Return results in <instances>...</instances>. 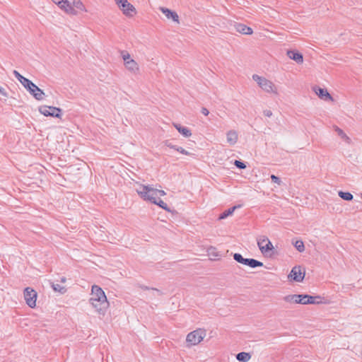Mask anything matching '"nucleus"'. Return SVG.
<instances>
[{
  "mask_svg": "<svg viewBox=\"0 0 362 362\" xmlns=\"http://www.w3.org/2000/svg\"><path fill=\"white\" fill-rule=\"evenodd\" d=\"M227 142L230 146L235 145L238 139V133L235 130H230L226 133Z\"/></svg>",
  "mask_w": 362,
  "mask_h": 362,
  "instance_id": "obj_19",
  "label": "nucleus"
},
{
  "mask_svg": "<svg viewBox=\"0 0 362 362\" xmlns=\"http://www.w3.org/2000/svg\"><path fill=\"white\" fill-rule=\"evenodd\" d=\"M50 284L54 291L59 292L62 294L64 293L66 291V288L59 284L51 282Z\"/></svg>",
  "mask_w": 362,
  "mask_h": 362,
  "instance_id": "obj_26",
  "label": "nucleus"
},
{
  "mask_svg": "<svg viewBox=\"0 0 362 362\" xmlns=\"http://www.w3.org/2000/svg\"><path fill=\"white\" fill-rule=\"evenodd\" d=\"M339 197L346 201H351L353 199V195L350 192H345L339 191L338 193Z\"/></svg>",
  "mask_w": 362,
  "mask_h": 362,
  "instance_id": "obj_28",
  "label": "nucleus"
},
{
  "mask_svg": "<svg viewBox=\"0 0 362 362\" xmlns=\"http://www.w3.org/2000/svg\"><path fill=\"white\" fill-rule=\"evenodd\" d=\"M206 335V332L204 329H197L189 332L186 337V341L189 346H194L199 344Z\"/></svg>",
  "mask_w": 362,
  "mask_h": 362,
  "instance_id": "obj_4",
  "label": "nucleus"
},
{
  "mask_svg": "<svg viewBox=\"0 0 362 362\" xmlns=\"http://www.w3.org/2000/svg\"><path fill=\"white\" fill-rule=\"evenodd\" d=\"M288 277L296 282H301L305 277V273L301 272L300 267H294Z\"/></svg>",
  "mask_w": 362,
  "mask_h": 362,
  "instance_id": "obj_11",
  "label": "nucleus"
},
{
  "mask_svg": "<svg viewBox=\"0 0 362 362\" xmlns=\"http://www.w3.org/2000/svg\"><path fill=\"white\" fill-rule=\"evenodd\" d=\"M334 130L344 141L349 144L351 142L350 138L344 133V132L337 126H334Z\"/></svg>",
  "mask_w": 362,
  "mask_h": 362,
  "instance_id": "obj_24",
  "label": "nucleus"
},
{
  "mask_svg": "<svg viewBox=\"0 0 362 362\" xmlns=\"http://www.w3.org/2000/svg\"><path fill=\"white\" fill-rule=\"evenodd\" d=\"M0 94L4 98V100H6L8 96V94L6 92V90L1 86H0Z\"/></svg>",
  "mask_w": 362,
  "mask_h": 362,
  "instance_id": "obj_38",
  "label": "nucleus"
},
{
  "mask_svg": "<svg viewBox=\"0 0 362 362\" xmlns=\"http://www.w3.org/2000/svg\"><path fill=\"white\" fill-rule=\"evenodd\" d=\"M39 111L45 116H52L60 118L62 115V110L59 107L52 106H42L39 108Z\"/></svg>",
  "mask_w": 362,
  "mask_h": 362,
  "instance_id": "obj_9",
  "label": "nucleus"
},
{
  "mask_svg": "<svg viewBox=\"0 0 362 362\" xmlns=\"http://www.w3.org/2000/svg\"><path fill=\"white\" fill-rule=\"evenodd\" d=\"M23 296L26 304L30 308H34L36 306L37 292L33 288L27 287L24 289Z\"/></svg>",
  "mask_w": 362,
  "mask_h": 362,
  "instance_id": "obj_7",
  "label": "nucleus"
},
{
  "mask_svg": "<svg viewBox=\"0 0 362 362\" xmlns=\"http://www.w3.org/2000/svg\"><path fill=\"white\" fill-rule=\"evenodd\" d=\"M175 128L185 137H189L192 135L191 130L187 127H182L180 124L173 123Z\"/></svg>",
  "mask_w": 362,
  "mask_h": 362,
  "instance_id": "obj_21",
  "label": "nucleus"
},
{
  "mask_svg": "<svg viewBox=\"0 0 362 362\" xmlns=\"http://www.w3.org/2000/svg\"><path fill=\"white\" fill-rule=\"evenodd\" d=\"M140 288L142 290H151L152 291V295L153 296H161L163 294L162 292L160 290L157 289V288H148V286H140Z\"/></svg>",
  "mask_w": 362,
  "mask_h": 362,
  "instance_id": "obj_29",
  "label": "nucleus"
},
{
  "mask_svg": "<svg viewBox=\"0 0 362 362\" xmlns=\"http://www.w3.org/2000/svg\"><path fill=\"white\" fill-rule=\"evenodd\" d=\"M136 191L144 200L149 201L151 203H156V199L158 197L166 194L165 191L153 188L150 185H140Z\"/></svg>",
  "mask_w": 362,
  "mask_h": 362,
  "instance_id": "obj_2",
  "label": "nucleus"
},
{
  "mask_svg": "<svg viewBox=\"0 0 362 362\" xmlns=\"http://www.w3.org/2000/svg\"><path fill=\"white\" fill-rule=\"evenodd\" d=\"M237 32L243 35H252L253 31L250 27H248L243 23H236L234 25Z\"/></svg>",
  "mask_w": 362,
  "mask_h": 362,
  "instance_id": "obj_18",
  "label": "nucleus"
},
{
  "mask_svg": "<svg viewBox=\"0 0 362 362\" xmlns=\"http://www.w3.org/2000/svg\"><path fill=\"white\" fill-rule=\"evenodd\" d=\"M165 144L168 147H169V148H173V149H174V150H175V151H176V148L178 147V146H177L173 145V144H172L169 141H166L165 142Z\"/></svg>",
  "mask_w": 362,
  "mask_h": 362,
  "instance_id": "obj_40",
  "label": "nucleus"
},
{
  "mask_svg": "<svg viewBox=\"0 0 362 362\" xmlns=\"http://www.w3.org/2000/svg\"><path fill=\"white\" fill-rule=\"evenodd\" d=\"M30 95L37 100H42L45 97V93L35 83L28 90Z\"/></svg>",
  "mask_w": 362,
  "mask_h": 362,
  "instance_id": "obj_13",
  "label": "nucleus"
},
{
  "mask_svg": "<svg viewBox=\"0 0 362 362\" xmlns=\"http://www.w3.org/2000/svg\"><path fill=\"white\" fill-rule=\"evenodd\" d=\"M283 300L289 303H299L300 304V302L302 300L301 299V294H292V295H288L283 298Z\"/></svg>",
  "mask_w": 362,
  "mask_h": 362,
  "instance_id": "obj_20",
  "label": "nucleus"
},
{
  "mask_svg": "<svg viewBox=\"0 0 362 362\" xmlns=\"http://www.w3.org/2000/svg\"><path fill=\"white\" fill-rule=\"evenodd\" d=\"M313 90H314L315 93L322 100H324L325 101H327V100L333 101V98L332 97V95L328 93V91L326 89L322 88L320 87H314Z\"/></svg>",
  "mask_w": 362,
  "mask_h": 362,
  "instance_id": "obj_14",
  "label": "nucleus"
},
{
  "mask_svg": "<svg viewBox=\"0 0 362 362\" xmlns=\"http://www.w3.org/2000/svg\"><path fill=\"white\" fill-rule=\"evenodd\" d=\"M160 10L168 19H172L173 21L179 23V16L176 12L164 7H160Z\"/></svg>",
  "mask_w": 362,
  "mask_h": 362,
  "instance_id": "obj_15",
  "label": "nucleus"
},
{
  "mask_svg": "<svg viewBox=\"0 0 362 362\" xmlns=\"http://www.w3.org/2000/svg\"><path fill=\"white\" fill-rule=\"evenodd\" d=\"M252 79L258 84L263 91L267 93H273L274 95L279 94L276 86H275L272 81L257 74L252 75Z\"/></svg>",
  "mask_w": 362,
  "mask_h": 362,
  "instance_id": "obj_3",
  "label": "nucleus"
},
{
  "mask_svg": "<svg viewBox=\"0 0 362 362\" xmlns=\"http://www.w3.org/2000/svg\"><path fill=\"white\" fill-rule=\"evenodd\" d=\"M263 115L265 117H270L272 116V112L270 110H264L263 111Z\"/></svg>",
  "mask_w": 362,
  "mask_h": 362,
  "instance_id": "obj_39",
  "label": "nucleus"
},
{
  "mask_svg": "<svg viewBox=\"0 0 362 362\" xmlns=\"http://www.w3.org/2000/svg\"><path fill=\"white\" fill-rule=\"evenodd\" d=\"M176 151L180 152V153L184 154V155H187V156H191L192 155L191 153H189V151H186L185 149H184L182 147H180V146H178L176 148Z\"/></svg>",
  "mask_w": 362,
  "mask_h": 362,
  "instance_id": "obj_35",
  "label": "nucleus"
},
{
  "mask_svg": "<svg viewBox=\"0 0 362 362\" xmlns=\"http://www.w3.org/2000/svg\"><path fill=\"white\" fill-rule=\"evenodd\" d=\"M294 246L296 248V250L300 252H302L305 250V245L302 240H296L294 243Z\"/></svg>",
  "mask_w": 362,
  "mask_h": 362,
  "instance_id": "obj_31",
  "label": "nucleus"
},
{
  "mask_svg": "<svg viewBox=\"0 0 362 362\" xmlns=\"http://www.w3.org/2000/svg\"><path fill=\"white\" fill-rule=\"evenodd\" d=\"M271 180L273 182L276 183L279 185L281 183L280 178L274 175H271Z\"/></svg>",
  "mask_w": 362,
  "mask_h": 362,
  "instance_id": "obj_37",
  "label": "nucleus"
},
{
  "mask_svg": "<svg viewBox=\"0 0 362 362\" xmlns=\"http://www.w3.org/2000/svg\"><path fill=\"white\" fill-rule=\"evenodd\" d=\"M207 253L209 256L211 257V259H215L216 257H219V254L216 251V249L212 246L207 249Z\"/></svg>",
  "mask_w": 362,
  "mask_h": 362,
  "instance_id": "obj_27",
  "label": "nucleus"
},
{
  "mask_svg": "<svg viewBox=\"0 0 362 362\" xmlns=\"http://www.w3.org/2000/svg\"><path fill=\"white\" fill-rule=\"evenodd\" d=\"M233 259L238 263L247 265L251 268L262 267L263 263L255 259L244 258L240 253L233 254Z\"/></svg>",
  "mask_w": 362,
  "mask_h": 362,
  "instance_id": "obj_6",
  "label": "nucleus"
},
{
  "mask_svg": "<svg viewBox=\"0 0 362 362\" xmlns=\"http://www.w3.org/2000/svg\"><path fill=\"white\" fill-rule=\"evenodd\" d=\"M89 302L95 312L101 315H105L110 305L105 292L97 285H93L91 288Z\"/></svg>",
  "mask_w": 362,
  "mask_h": 362,
  "instance_id": "obj_1",
  "label": "nucleus"
},
{
  "mask_svg": "<svg viewBox=\"0 0 362 362\" xmlns=\"http://www.w3.org/2000/svg\"><path fill=\"white\" fill-rule=\"evenodd\" d=\"M321 297L320 296H312L307 294H301V302L300 304L308 305V304H319L321 301Z\"/></svg>",
  "mask_w": 362,
  "mask_h": 362,
  "instance_id": "obj_12",
  "label": "nucleus"
},
{
  "mask_svg": "<svg viewBox=\"0 0 362 362\" xmlns=\"http://www.w3.org/2000/svg\"><path fill=\"white\" fill-rule=\"evenodd\" d=\"M23 86V87L28 90L32 86L34 83H33L30 80H29L28 78H25L24 79L22 80V81L20 82Z\"/></svg>",
  "mask_w": 362,
  "mask_h": 362,
  "instance_id": "obj_33",
  "label": "nucleus"
},
{
  "mask_svg": "<svg viewBox=\"0 0 362 362\" xmlns=\"http://www.w3.org/2000/svg\"><path fill=\"white\" fill-rule=\"evenodd\" d=\"M13 75L19 81V82L22 81L23 79H24L25 77L23 76L18 71L16 70H14L13 71Z\"/></svg>",
  "mask_w": 362,
  "mask_h": 362,
  "instance_id": "obj_36",
  "label": "nucleus"
},
{
  "mask_svg": "<svg viewBox=\"0 0 362 362\" xmlns=\"http://www.w3.org/2000/svg\"><path fill=\"white\" fill-rule=\"evenodd\" d=\"M257 245L261 252L267 255L274 250V246L269 238L265 235H260L257 238Z\"/></svg>",
  "mask_w": 362,
  "mask_h": 362,
  "instance_id": "obj_5",
  "label": "nucleus"
},
{
  "mask_svg": "<svg viewBox=\"0 0 362 362\" xmlns=\"http://www.w3.org/2000/svg\"><path fill=\"white\" fill-rule=\"evenodd\" d=\"M66 277L62 276V277H61V278H60V282H62V283H65V282H66Z\"/></svg>",
  "mask_w": 362,
  "mask_h": 362,
  "instance_id": "obj_42",
  "label": "nucleus"
},
{
  "mask_svg": "<svg viewBox=\"0 0 362 362\" xmlns=\"http://www.w3.org/2000/svg\"><path fill=\"white\" fill-rule=\"evenodd\" d=\"M54 3L57 4L59 7L64 11L68 14L76 15L77 12L71 5L69 0H52Z\"/></svg>",
  "mask_w": 362,
  "mask_h": 362,
  "instance_id": "obj_10",
  "label": "nucleus"
},
{
  "mask_svg": "<svg viewBox=\"0 0 362 362\" xmlns=\"http://www.w3.org/2000/svg\"><path fill=\"white\" fill-rule=\"evenodd\" d=\"M121 55L122 59L124 60V64L127 63V62L132 61L133 59L131 58L129 53L127 51L122 50L121 51Z\"/></svg>",
  "mask_w": 362,
  "mask_h": 362,
  "instance_id": "obj_32",
  "label": "nucleus"
},
{
  "mask_svg": "<svg viewBox=\"0 0 362 362\" xmlns=\"http://www.w3.org/2000/svg\"><path fill=\"white\" fill-rule=\"evenodd\" d=\"M125 68L133 74H138L139 73V66L138 63L132 59V61L127 62L124 64Z\"/></svg>",
  "mask_w": 362,
  "mask_h": 362,
  "instance_id": "obj_17",
  "label": "nucleus"
},
{
  "mask_svg": "<svg viewBox=\"0 0 362 362\" xmlns=\"http://www.w3.org/2000/svg\"><path fill=\"white\" fill-rule=\"evenodd\" d=\"M251 358V355L247 352H240L236 355V359L240 362H248Z\"/></svg>",
  "mask_w": 362,
  "mask_h": 362,
  "instance_id": "obj_22",
  "label": "nucleus"
},
{
  "mask_svg": "<svg viewBox=\"0 0 362 362\" xmlns=\"http://www.w3.org/2000/svg\"><path fill=\"white\" fill-rule=\"evenodd\" d=\"M234 165L238 168H240V169H245L246 168V165L243 162H242L240 160H235Z\"/></svg>",
  "mask_w": 362,
  "mask_h": 362,
  "instance_id": "obj_34",
  "label": "nucleus"
},
{
  "mask_svg": "<svg viewBox=\"0 0 362 362\" xmlns=\"http://www.w3.org/2000/svg\"><path fill=\"white\" fill-rule=\"evenodd\" d=\"M153 204L159 206L160 208H162L163 209H164L167 211H170V209L168 206L167 204L165 203L163 200H161L160 199V197H158V198L156 199V203H153Z\"/></svg>",
  "mask_w": 362,
  "mask_h": 362,
  "instance_id": "obj_30",
  "label": "nucleus"
},
{
  "mask_svg": "<svg viewBox=\"0 0 362 362\" xmlns=\"http://www.w3.org/2000/svg\"><path fill=\"white\" fill-rule=\"evenodd\" d=\"M287 56L295 61L298 64H302L303 62V57L301 53L296 50H288Z\"/></svg>",
  "mask_w": 362,
  "mask_h": 362,
  "instance_id": "obj_16",
  "label": "nucleus"
},
{
  "mask_svg": "<svg viewBox=\"0 0 362 362\" xmlns=\"http://www.w3.org/2000/svg\"><path fill=\"white\" fill-rule=\"evenodd\" d=\"M201 112L205 116H207L209 114V111L206 107H202Z\"/></svg>",
  "mask_w": 362,
  "mask_h": 362,
  "instance_id": "obj_41",
  "label": "nucleus"
},
{
  "mask_svg": "<svg viewBox=\"0 0 362 362\" xmlns=\"http://www.w3.org/2000/svg\"><path fill=\"white\" fill-rule=\"evenodd\" d=\"M70 3L73 8L75 7L76 8H77L81 11L87 12V10H86L84 4H83V2L81 0H71V1H70Z\"/></svg>",
  "mask_w": 362,
  "mask_h": 362,
  "instance_id": "obj_23",
  "label": "nucleus"
},
{
  "mask_svg": "<svg viewBox=\"0 0 362 362\" xmlns=\"http://www.w3.org/2000/svg\"><path fill=\"white\" fill-rule=\"evenodd\" d=\"M239 206H234L231 208H229L228 209L226 210L225 211H223L220 216H219V219H224L226 218V217H228V216L230 215H232L233 213L234 212V211L238 208Z\"/></svg>",
  "mask_w": 362,
  "mask_h": 362,
  "instance_id": "obj_25",
  "label": "nucleus"
},
{
  "mask_svg": "<svg viewBox=\"0 0 362 362\" xmlns=\"http://www.w3.org/2000/svg\"><path fill=\"white\" fill-rule=\"evenodd\" d=\"M122 13L128 16H132L136 13L134 6L128 0H115Z\"/></svg>",
  "mask_w": 362,
  "mask_h": 362,
  "instance_id": "obj_8",
  "label": "nucleus"
}]
</instances>
